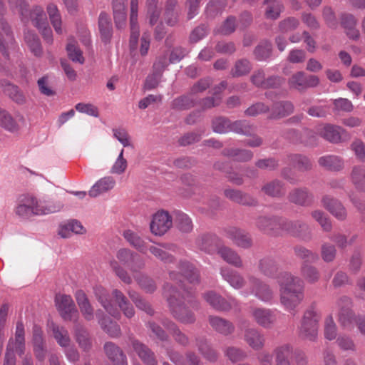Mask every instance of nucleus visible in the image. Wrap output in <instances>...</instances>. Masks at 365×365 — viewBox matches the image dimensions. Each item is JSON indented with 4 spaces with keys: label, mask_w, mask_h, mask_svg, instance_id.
<instances>
[{
    "label": "nucleus",
    "mask_w": 365,
    "mask_h": 365,
    "mask_svg": "<svg viewBox=\"0 0 365 365\" xmlns=\"http://www.w3.org/2000/svg\"><path fill=\"white\" fill-rule=\"evenodd\" d=\"M164 295L167 298L170 311L173 317L182 324H193L195 322V316L189 307L197 309L198 303L190 299L194 292L191 288H183V293L176 290L172 285L167 283L164 286Z\"/></svg>",
    "instance_id": "1"
},
{
    "label": "nucleus",
    "mask_w": 365,
    "mask_h": 365,
    "mask_svg": "<svg viewBox=\"0 0 365 365\" xmlns=\"http://www.w3.org/2000/svg\"><path fill=\"white\" fill-rule=\"evenodd\" d=\"M280 303L288 311H294L304 298L303 280L291 273L284 272L278 278Z\"/></svg>",
    "instance_id": "2"
},
{
    "label": "nucleus",
    "mask_w": 365,
    "mask_h": 365,
    "mask_svg": "<svg viewBox=\"0 0 365 365\" xmlns=\"http://www.w3.org/2000/svg\"><path fill=\"white\" fill-rule=\"evenodd\" d=\"M61 208V203H54L48 200H38L32 195H22L18 199L15 213L20 217L27 219L34 215L56 212Z\"/></svg>",
    "instance_id": "3"
},
{
    "label": "nucleus",
    "mask_w": 365,
    "mask_h": 365,
    "mask_svg": "<svg viewBox=\"0 0 365 365\" xmlns=\"http://www.w3.org/2000/svg\"><path fill=\"white\" fill-rule=\"evenodd\" d=\"M256 225L260 230L270 235L277 234L282 229L293 235L304 237V234L309 230V226L301 221L291 222L277 217H259Z\"/></svg>",
    "instance_id": "4"
},
{
    "label": "nucleus",
    "mask_w": 365,
    "mask_h": 365,
    "mask_svg": "<svg viewBox=\"0 0 365 365\" xmlns=\"http://www.w3.org/2000/svg\"><path fill=\"white\" fill-rule=\"evenodd\" d=\"M320 314L314 307L307 309L298 329L299 336L304 339L314 341L318 336Z\"/></svg>",
    "instance_id": "5"
},
{
    "label": "nucleus",
    "mask_w": 365,
    "mask_h": 365,
    "mask_svg": "<svg viewBox=\"0 0 365 365\" xmlns=\"http://www.w3.org/2000/svg\"><path fill=\"white\" fill-rule=\"evenodd\" d=\"M55 304L61 317L65 321L76 322L79 314L70 295L58 294L55 297Z\"/></svg>",
    "instance_id": "6"
},
{
    "label": "nucleus",
    "mask_w": 365,
    "mask_h": 365,
    "mask_svg": "<svg viewBox=\"0 0 365 365\" xmlns=\"http://www.w3.org/2000/svg\"><path fill=\"white\" fill-rule=\"evenodd\" d=\"M320 83L319 78L315 75H308L304 71H297L288 79L287 83L290 89L303 92L309 88H315Z\"/></svg>",
    "instance_id": "7"
},
{
    "label": "nucleus",
    "mask_w": 365,
    "mask_h": 365,
    "mask_svg": "<svg viewBox=\"0 0 365 365\" xmlns=\"http://www.w3.org/2000/svg\"><path fill=\"white\" fill-rule=\"evenodd\" d=\"M351 299L346 296L340 297L337 302L338 321L343 328L347 329H351L353 327V323L356 320L355 314L351 309Z\"/></svg>",
    "instance_id": "8"
},
{
    "label": "nucleus",
    "mask_w": 365,
    "mask_h": 365,
    "mask_svg": "<svg viewBox=\"0 0 365 365\" xmlns=\"http://www.w3.org/2000/svg\"><path fill=\"white\" fill-rule=\"evenodd\" d=\"M172 217L167 211L160 210L155 213L150 223L151 232L157 236L165 235L172 227Z\"/></svg>",
    "instance_id": "9"
},
{
    "label": "nucleus",
    "mask_w": 365,
    "mask_h": 365,
    "mask_svg": "<svg viewBox=\"0 0 365 365\" xmlns=\"http://www.w3.org/2000/svg\"><path fill=\"white\" fill-rule=\"evenodd\" d=\"M249 282L250 287L247 294H254L264 302H269L273 299L274 292L267 284L253 276L249 277Z\"/></svg>",
    "instance_id": "10"
},
{
    "label": "nucleus",
    "mask_w": 365,
    "mask_h": 365,
    "mask_svg": "<svg viewBox=\"0 0 365 365\" xmlns=\"http://www.w3.org/2000/svg\"><path fill=\"white\" fill-rule=\"evenodd\" d=\"M93 292L96 299L110 316L115 318L120 317L118 307L112 303L108 292L103 287L97 285Z\"/></svg>",
    "instance_id": "11"
},
{
    "label": "nucleus",
    "mask_w": 365,
    "mask_h": 365,
    "mask_svg": "<svg viewBox=\"0 0 365 365\" xmlns=\"http://www.w3.org/2000/svg\"><path fill=\"white\" fill-rule=\"evenodd\" d=\"M250 313L253 320L264 328L271 327L276 320L274 312L269 309L254 307Z\"/></svg>",
    "instance_id": "12"
},
{
    "label": "nucleus",
    "mask_w": 365,
    "mask_h": 365,
    "mask_svg": "<svg viewBox=\"0 0 365 365\" xmlns=\"http://www.w3.org/2000/svg\"><path fill=\"white\" fill-rule=\"evenodd\" d=\"M139 0H130V48L135 50L137 47L139 37V26L138 24Z\"/></svg>",
    "instance_id": "13"
},
{
    "label": "nucleus",
    "mask_w": 365,
    "mask_h": 365,
    "mask_svg": "<svg viewBox=\"0 0 365 365\" xmlns=\"http://www.w3.org/2000/svg\"><path fill=\"white\" fill-rule=\"evenodd\" d=\"M203 298L213 309L217 311H228L237 304L235 299L227 301L213 291L205 292L203 294Z\"/></svg>",
    "instance_id": "14"
},
{
    "label": "nucleus",
    "mask_w": 365,
    "mask_h": 365,
    "mask_svg": "<svg viewBox=\"0 0 365 365\" xmlns=\"http://www.w3.org/2000/svg\"><path fill=\"white\" fill-rule=\"evenodd\" d=\"M225 236L234 244L242 248H248L252 245V239L245 230L237 227H229L225 230Z\"/></svg>",
    "instance_id": "15"
},
{
    "label": "nucleus",
    "mask_w": 365,
    "mask_h": 365,
    "mask_svg": "<svg viewBox=\"0 0 365 365\" xmlns=\"http://www.w3.org/2000/svg\"><path fill=\"white\" fill-rule=\"evenodd\" d=\"M220 274L232 287L235 289L243 288L246 284L244 277L237 271L224 267L220 269Z\"/></svg>",
    "instance_id": "16"
},
{
    "label": "nucleus",
    "mask_w": 365,
    "mask_h": 365,
    "mask_svg": "<svg viewBox=\"0 0 365 365\" xmlns=\"http://www.w3.org/2000/svg\"><path fill=\"white\" fill-rule=\"evenodd\" d=\"M317 132L326 140L335 143L340 142L346 133L342 128L329 124L319 126Z\"/></svg>",
    "instance_id": "17"
},
{
    "label": "nucleus",
    "mask_w": 365,
    "mask_h": 365,
    "mask_svg": "<svg viewBox=\"0 0 365 365\" xmlns=\"http://www.w3.org/2000/svg\"><path fill=\"white\" fill-rule=\"evenodd\" d=\"M130 341L133 350L145 364H157L154 353L146 345L135 339H131Z\"/></svg>",
    "instance_id": "18"
},
{
    "label": "nucleus",
    "mask_w": 365,
    "mask_h": 365,
    "mask_svg": "<svg viewBox=\"0 0 365 365\" xmlns=\"http://www.w3.org/2000/svg\"><path fill=\"white\" fill-rule=\"evenodd\" d=\"M244 340L249 346L256 351L261 350L265 344L264 334L255 328H250L245 330Z\"/></svg>",
    "instance_id": "19"
},
{
    "label": "nucleus",
    "mask_w": 365,
    "mask_h": 365,
    "mask_svg": "<svg viewBox=\"0 0 365 365\" xmlns=\"http://www.w3.org/2000/svg\"><path fill=\"white\" fill-rule=\"evenodd\" d=\"M48 328L51 331L53 337L60 346L63 348L70 346L71 339L68 330L64 327L60 326L54 322H51L48 324Z\"/></svg>",
    "instance_id": "20"
},
{
    "label": "nucleus",
    "mask_w": 365,
    "mask_h": 365,
    "mask_svg": "<svg viewBox=\"0 0 365 365\" xmlns=\"http://www.w3.org/2000/svg\"><path fill=\"white\" fill-rule=\"evenodd\" d=\"M197 245L201 250L208 254H213L219 249L220 240L215 235L206 234L197 239Z\"/></svg>",
    "instance_id": "21"
},
{
    "label": "nucleus",
    "mask_w": 365,
    "mask_h": 365,
    "mask_svg": "<svg viewBox=\"0 0 365 365\" xmlns=\"http://www.w3.org/2000/svg\"><path fill=\"white\" fill-rule=\"evenodd\" d=\"M323 206L336 218L343 220L346 217V211L343 205L336 199L325 196L322 198Z\"/></svg>",
    "instance_id": "22"
},
{
    "label": "nucleus",
    "mask_w": 365,
    "mask_h": 365,
    "mask_svg": "<svg viewBox=\"0 0 365 365\" xmlns=\"http://www.w3.org/2000/svg\"><path fill=\"white\" fill-rule=\"evenodd\" d=\"M104 351L106 356L114 365H127V359L123 351L114 343L106 342L104 345Z\"/></svg>",
    "instance_id": "23"
},
{
    "label": "nucleus",
    "mask_w": 365,
    "mask_h": 365,
    "mask_svg": "<svg viewBox=\"0 0 365 365\" xmlns=\"http://www.w3.org/2000/svg\"><path fill=\"white\" fill-rule=\"evenodd\" d=\"M96 317L101 328L111 337H118L121 331L119 325L110 319L109 317L104 316L101 310L96 312Z\"/></svg>",
    "instance_id": "24"
},
{
    "label": "nucleus",
    "mask_w": 365,
    "mask_h": 365,
    "mask_svg": "<svg viewBox=\"0 0 365 365\" xmlns=\"http://www.w3.org/2000/svg\"><path fill=\"white\" fill-rule=\"evenodd\" d=\"M16 11L21 16L22 21L27 20L29 16L32 24L36 28L39 27V26H42V25L45 26L46 24V23H48L46 14L44 13V10L40 6H34L32 10L30 11L28 10V6H26L27 12L26 13V16H24V17L18 10H16Z\"/></svg>",
    "instance_id": "25"
},
{
    "label": "nucleus",
    "mask_w": 365,
    "mask_h": 365,
    "mask_svg": "<svg viewBox=\"0 0 365 365\" xmlns=\"http://www.w3.org/2000/svg\"><path fill=\"white\" fill-rule=\"evenodd\" d=\"M75 297L84 319L87 321L93 319V309L85 292L82 290H78L75 294Z\"/></svg>",
    "instance_id": "26"
},
{
    "label": "nucleus",
    "mask_w": 365,
    "mask_h": 365,
    "mask_svg": "<svg viewBox=\"0 0 365 365\" xmlns=\"http://www.w3.org/2000/svg\"><path fill=\"white\" fill-rule=\"evenodd\" d=\"M209 323L213 329L224 336L231 334L235 330L231 322L217 316H210Z\"/></svg>",
    "instance_id": "27"
},
{
    "label": "nucleus",
    "mask_w": 365,
    "mask_h": 365,
    "mask_svg": "<svg viewBox=\"0 0 365 365\" xmlns=\"http://www.w3.org/2000/svg\"><path fill=\"white\" fill-rule=\"evenodd\" d=\"M115 185V180L111 176H106L98 180L91 188L88 194L92 197L103 194L113 189Z\"/></svg>",
    "instance_id": "28"
},
{
    "label": "nucleus",
    "mask_w": 365,
    "mask_h": 365,
    "mask_svg": "<svg viewBox=\"0 0 365 365\" xmlns=\"http://www.w3.org/2000/svg\"><path fill=\"white\" fill-rule=\"evenodd\" d=\"M112 296L115 302L126 317L131 318L134 316L135 311L133 307L121 291L117 289H113Z\"/></svg>",
    "instance_id": "29"
},
{
    "label": "nucleus",
    "mask_w": 365,
    "mask_h": 365,
    "mask_svg": "<svg viewBox=\"0 0 365 365\" xmlns=\"http://www.w3.org/2000/svg\"><path fill=\"white\" fill-rule=\"evenodd\" d=\"M289 200L294 204L308 206L313 200L312 195L306 188H296L289 194Z\"/></svg>",
    "instance_id": "30"
},
{
    "label": "nucleus",
    "mask_w": 365,
    "mask_h": 365,
    "mask_svg": "<svg viewBox=\"0 0 365 365\" xmlns=\"http://www.w3.org/2000/svg\"><path fill=\"white\" fill-rule=\"evenodd\" d=\"M123 237L130 246L143 254H145L149 249L148 243L135 232L127 230L123 232Z\"/></svg>",
    "instance_id": "31"
},
{
    "label": "nucleus",
    "mask_w": 365,
    "mask_h": 365,
    "mask_svg": "<svg viewBox=\"0 0 365 365\" xmlns=\"http://www.w3.org/2000/svg\"><path fill=\"white\" fill-rule=\"evenodd\" d=\"M217 252L227 263L238 268L242 267L241 257L232 249L226 246H220Z\"/></svg>",
    "instance_id": "32"
},
{
    "label": "nucleus",
    "mask_w": 365,
    "mask_h": 365,
    "mask_svg": "<svg viewBox=\"0 0 365 365\" xmlns=\"http://www.w3.org/2000/svg\"><path fill=\"white\" fill-rule=\"evenodd\" d=\"M196 344L199 352L207 361L215 362L218 359V354L207 342L204 337H198L196 339Z\"/></svg>",
    "instance_id": "33"
},
{
    "label": "nucleus",
    "mask_w": 365,
    "mask_h": 365,
    "mask_svg": "<svg viewBox=\"0 0 365 365\" xmlns=\"http://www.w3.org/2000/svg\"><path fill=\"white\" fill-rule=\"evenodd\" d=\"M74 337L80 348L88 351L91 348V341L87 330L81 324H76L73 328Z\"/></svg>",
    "instance_id": "34"
},
{
    "label": "nucleus",
    "mask_w": 365,
    "mask_h": 365,
    "mask_svg": "<svg viewBox=\"0 0 365 365\" xmlns=\"http://www.w3.org/2000/svg\"><path fill=\"white\" fill-rule=\"evenodd\" d=\"M356 23L357 21L352 14H343L341 16V24L350 38L356 39L359 36V31L356 29Z\"/></svg>",
    "instance_id": "35"
},
{
    "label": "nucleus",
    "mask_w": 365,
    "mask_h": 365,
    "mask_svg": "<svg viewBox=\"0 0 365 365\" xmlns=\"http://www.w3.org/2000/svg\"><path fill=\"white\" fill-rule=\"evenodd\" d=\"M163 326L170 331L174 340L182 346H187L189 344L188 336L182 333L178 327L172 321L168 319L163 322Z\"/></svg>",
    "instance_id": "36"
},
{
    "label": "nucleus",
    "mask_w": 365,
    "mask_h": 365,
    "mask_svg": "<svg viewBox=\"0 0 365 365\" xmlns=\"http://www.w3.org/2000/svg\"><path fill=\"white\" fill-rule=\"evenodd\" d=\"M178 269L180 272V277H183L185 280L192 284L198 283V272L192 264L187 262H181Z\"/></svg>",
    "instance_id": "37"
},
{
    "label": "nucleus",
    "mask_w": 365,
    "mask_h": 365,
    "mask_svg": "<svg viewBox=\"0 0 365 365\" xmlns=\"http://www.w3.org/2000/svg\"><path fill=\"white\" fill-rule=\"evenodd\" d=\"M225 195L233 202L242 205H255L257 203L255 199L237 190L227 189L225 190Z\"/></svg>",
    "instance_id": "38"
},
{
    "label": "nucleus",
    "mask_w": 365,
    "mask_h": 365,
    "mask_svg": "<svg viewBox=\"0 0 365 365\" xmlns=\"http://www.w3.org/2000/svg\"><path fill=\"white\" fill-rule=\"evenodd\" d=\"M318 163L322 167L331 171H339L344 167L342 159L336 155L322 156L319 158Z\"/></svg>",
    "instance_id": "39"
},
{
    "label": "nucleus",
    "mask_w": 365,
    "mask_h": 365,
    "mask_svg": "<svg viewBox=\"0 0 365 365\" xmlns=\"http://www.w3.org/2000/svg\"><path fill=\"white\" fill-rule=\"evenodd\" d=\"M25 331L24 326L21 321H19L16 325L15 339L14 340V348L19 355L24 354L25 351Z\"/></svg>",
    "instance_id": "40"
},
{
    "label": "nucleus",
    "mask_w": 365,
    "mask_h": 365,
    "mask_svg": "<svg viewBox=\"0 0 365 365\" xmlns=\"http://www.w3.org/2000/svg\"><path fill=\"white\" fill-rule=\"evenodd\" d=\"M47 13L55 31L58 34H61L63 33L61 26L62 20L57 6L53 3H50L47 6Z\"/></svg>",
    "instance_id": "41"
},
{
    "label": "nucleus",
    "mask_w": 365,
    "mask_h": 365,
    "mask_svg": "<svg viewBox=\"0 0 365 365\" xmlns=\"http://www.w3.org/2000/svg\"><path fill=\"white\" fill-rule=\"evenodd\" d=\"M294 353L293 346L290 344H282L276 346L273 351L275 363L290 361L289 357Z\"/></svg>",
    "instance_id": "42"
},
{
    "label": "nucleus",
    "mask_w": 365,
    "mask_h": 365,
    "mask_svg": "<svg viewBox=\"0 0 365 365\" xmlns=\"http://www.w3.org/2000/svg\"><path fill=\"white\" fill-rule=\"evenodd\" d=\"M222 153L225 156L242 162L250 160L253 158V153L247 149L227 148L223 150Z\"/></svg>",
    "instance_id": "43"
},
{
    "label": "nucleus",
    "mask_w": 365,
    "mask_h": 365,
    "mask_svg": "<svg viewBox=\"0 0 365 365\" xmlns=\"http://www.w3.org/2000/svg\"><path fill=\"white\" fill-rule=\"evenodd\" d=\"M0 86L2 87L4 93L17 103L21 104L25 101L24 95L19 91L17 86L11 84L5 80L1 81Z\"/></svg>",
    "instance_id": "44"
},
{
    "label": "nucleus",
    "mask_w": 365,
    "mask_h": 365,
    "mask_svg": "<svg viewBox=\"0 0 365 365\" xmlns=\"http://www.w3.org/2000/svg\"><path fill=\"white\" fill-rule=\"evenodd\" d=\"M259 270L267 277H274L278 271V264L272 257H264L258 264Z\"/></svg>",
    "instance_id": "45"
},
{
    "label": "nucleus",
    "mask_w": 365,
    "mask_h": 365,
    "mask_svg": "<svg viewBox=\"0 0 365 365\" xmlns=\"http://www.w3.org/2000/svg\"><path fill=\"white\" fill-rule=\"evenodd\" d=\"M351 180L356 189L365 192V168L354 167L351 173Z\"/></svg>",
    "instance_id": "46"
},
{
    "label": "nucleus",
    "mask_w": 365,
    "mask_h": 365,
    "mask_svg": "<svg viewBox=\"0 0 365 365\" xmlns=\"http://www.w3.org/2000/svg\"><path fill=\"white\" fill-rule=\"evenodd\" d=\"M293 110L294 106L291 102L284 101L276 103L272 108V112L270 115V118H283L292 113Z\"/></svg>",
    "instance_id": "47"
},
{
    "label": "nucleus",
    "mask_w": 365,
    "mask_h": 365,
    "mask_svg": "<svg viewBox=\"0 0 365 365\" xmlns=\"http://www.w3.org/2000/svg\"><path fill=\"white\" fill-rule=\"evenodd\" d=\"M235 132L244 135H251L255 132V127L245 120L231 122L230 132Z\"/></svg>",
    "instance_id": "48"
},
{
    "label": "nucleus",
    "mask_w": 365,
    "mask_h": 365,
    "mask_svg": "<svg viewBox=\"0 0 365 365\" xmlns=\"http://www.w3.org/2000/svg\"><path fill=\"white\" fill-rule=\"evenodd\" d=\"M24 41L31 51L36 56L42 53V48L38 36L32 31H28L24 34Z\"/></svg>",
    "instance_id": "49"
},
{
    "label": "nucleus",
    "mask_w": 365,
    "mask_h": 365,
    "mask_svg": "<svg viewBox=\"0 0 365 365\" xmlns=\"http://www.w3.org/2000/svg\"><path fill=\"white\" fill-rule=\"evenodd\" d=\"M24 41L31 51L36 56L42 53V48L38 36L32 31H28L24 34Z\"/></svg>",
    "instance_id": "50"
},
{
    "label": "nucleus",
    "mask_w": 365,
    "mask_h": 365,
    "mask_svg": "<svg viewBox=\"0 0 365 365\" xmlns=\"http://www.w3.org/2000/svg\"><path fill=\"white\" fill-rule=\"evenodd\" d=\"M99 31L102 39L107 42L111 36L112 27L108 16L106 13H101L98 19Z\"/></svg>",
    "instance_id": "51"
},
{
    "label": "nucleus",
    "mask_w": 365,
    "mask_h": 365,
    "mask_svg": "<svg viewBox=\"0 0 365 365\" xmlns=\"http://www.w3.org/2000/svg\"><path fill=\"white\" fill-rule=\"evenodd\" d=\"M288 159L289 162L300 171H307L312 168V163L306 156L292 154L289 155Z\"/></svg>",
    "instance_id": "52"
},
{
    "label": "nucleus",
    "mask_w": 365,
    "mask_h": 365,
    "mask_svg": "<svg viewBox=\"0 0 365 365\" xmlns=\"http://www.w3.org/2000/svg\"><path fill=\"white\" fill-rule=\"evenodd\" d=\"M6 36L5 33L1 29L0 32V68H4V64L6 63V62L9 59V50L11 48V46L14 44V39L13 38V41L11 43L9 44V46H7L6 44Z\"/></svg>",
    "instance_id": "53"
},
{
    "label": "nucleus",
    "mask_w": 365,
    "mask_h": 365,
    "mask_svg": "<svg viewBox=\"0 0 365 365\" xmlns=\"http://www.w3.org/2000/svg\"><path fill=\"white\" fill-rule=\"evenodd\" d=\"M195 98L192 93L190 96H182L174 99L172 102V108L178 110H187L195 105Z\"/></svg>",
    "instance_id": "54"
},
{
    "label": "nucleus",
    "mask_w": 365,
    "mask_h": 365,
    "mask_svg": "<svg viewBox=\"0 0 365 365\" xmlns=\"http://www.w3.org/2000/svg\"><path fill=\"white\" fill-rule=\"evenodd\" d=\"M175 224L177 227L183 232H190L193 227L192 220L188 215L180 211L175 212Z\"/></svg>",
    "instance_id": "55"
},
{
    "label": "nucleus",
    "mask_w": 365,
    "mask_h": 365,
    "mask_svg": "<svg viewBox=\"0 0 365 365\" xmlns=\"http://www.w3.org/2000/svg\"><path fill=\"white\" fill-rule=\"evenodd\" d=\"M252 69L251 63L247 59H240L236 61L231 70L233 77H240L248 74Z\"/></svg>",
    "instance_id": "56"
},
{
    "label": "nucleus",
    "mask_w": 365,
    "mask_h": 365,
    "mask_svg": "<svg viewBox=\"0 0 365 365\" xmlns=\"http://www.w3.org/2000/svg\"><path fill=\"white\" fill-rule=\"evenodd\" d=\"M0 125L10 132H15L19 129V125L12 116L1 108H0Z\"/></svg>",
    "instance_id": "57"
},
{
    "label": "nucleus",
    "mask_w": 365,
    "mask_h": 365,
    "mask_svg": "<svg viewBox=\"0 0 365 365\" xmlns=\"http://www.w3.org/2000/svg\"><path fill=\"white\" fill-rule=\"evenodd\" d=\"M262 190L271 197H279L284 194L283 185L279 180H274L264 185Z\"/></svg>",
    "instance_id": "58"
},
{
    "label": "nucleus",
    "mask_w": 365,
    "mask_h": 365,
    "mask_svg": "<svg viewBox=\"0 0 365 365\" xmlns=\"http://www.w3.org/2000/svg\"><path fill=\"white\" fill-rule=\"evenodd\" d=\"M324 334L327 340L332 341L336 339L337 327L331 315L327 316L325 319Z\"/></svg>",
    "instance_id": "59"
},
{
    "label": "nucleus",
    "mask_w": 365,
    "mask_h": 365,
    "mask_svg": "<svg viewBox=\"0 0 365 365\" xmlns=\"http://www.w3.org/2000/svg\"><path fill=\"white\" fill-rule=\"evenodd\" d=\"M301 274L304 279L311 284L317 282L319 279V272L316 267L311 265L303 264Z\"/></svg>",
    "instance_id": "60"
},
{
    "label": "nucleus",
    "mask_w": 365,
    "mask_h": 365,
    "mask_svg": "<svg viewBox=\"0 0 365 365\" xmlns=\"http://www.w3.org/2000/svg\"><path fill=\"white\" fill-rule=\"evenodd\" d=\"M231 121L225 117H218L213 119L212 127L215 133H226L230 132Z\"/></svg>",
    "instance_id": "61"
},
{
    "label": "nucleus",
    "mask_w": 365,
    "mask_h": 365,
    "mask_svg": "<svg viewBox=\"0 0 365 365\" xmlns=\"http://www.w3.org/2000/svg\"><path fill=\"white\" fill-rule=\"evenodd\" d=\"M224 352L225 356L233 363L242 361L247 357L246 352L243 349L236 346H228L225 349Z\"/></svg>",
    "instance_id": "62"
},
{
    "label": "nucleus",
    "mask_w": 365,
    "mask_h": 365,
    "mask_svg": "<svg viewBox=\"0 0 365 365\" xmlns=\"http://www.w3.org/2000/svg\"><path fill=\"white\" fill-rule=\"evenodd\" d=\"M336 344L340 349L345 351H355L356 344L352 338L346 334H340L336 338Z\"/></svg>",
    "instance_id": "63"
},
{
    "label": "nucleus",
    "mask_w": 365,
    "mask_h": 365,
    "mask_svg": "<svg viewBox=\"0 0 365 365\" xmlns=\"http://www.w3.org/2000/svg\"><path fill=\"white\" fill-rule=\"evenodd\" d=\"M66 51L71 60L81 64L84 63V58L82 55V51L74 42H69L67 44Z\"/></svg>",
    "instance_id": "64"
}]
</instances>
